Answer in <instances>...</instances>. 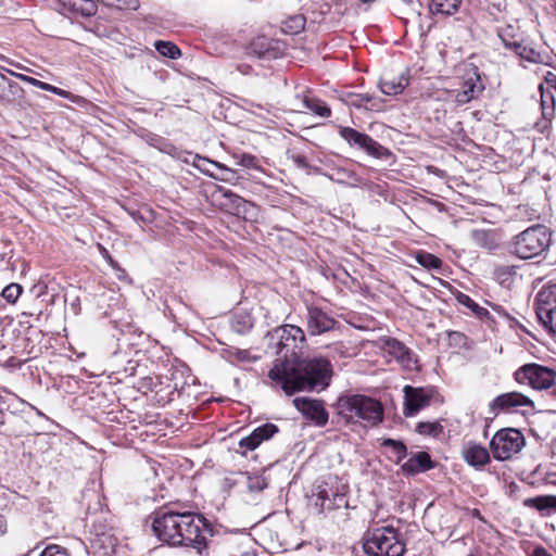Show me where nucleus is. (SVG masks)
<instances>
[{
    "label": "nucleus",
    "mask_w": 556,
    "mask_h": 556,
    "mask_svg": "<svg viewBox=\"0 0 556 556\" xmlns=\"http://www.w3.org/2000/svg\"><path fill=\"white\" fill-rule=\"evenodd\" d=\"M150 518L153 533L159 541L170 547L193 548L200 555L207 549L208 539L214 534L211 521L200 513L163 507L155 510Z\"/></svg>",
    "instance_id": "obj_1"
},
{
    "label": "nucleus",
    "mask_w": 556,
    "mask_h": 556,
    "mask_svg": "<svg viewBox=\"0 0 556 556\" xmlns=\"http://www.w3.org/2000/svg\"><path fill=\"white\" fill-rule=\"evenodd\" d=\"M332 365L327 357L314 356L295 363L275 364L268 377L287 395L300 391L325 390L332 378Z\"/></svg>",
    "instance_id": "obj_2"
},
{
    "label": "nucleus",
    "mask_w": 556,
    "mask_h": 556,
    "mask_svg": "<svg viewBox=\"0 0 556 556\" xmlns=\"http://www.w3.org/2000/svg\"><path fill=\"white\" fill-rule=\"evenodd\" d=\"M363 548L368 556H403L405 543L396 529L386 526L368 531Z\"/></svg>",
    "instance_id": "obj_3"
},
{
    "label": "nucleus",
    "mask_w": 556,
    "mask_h": 556,
    "mask_svg": "<svg viewBox=\"0 0 556 556\" xmlns=\"http://www.w3.org/2000/svg\"><path fill=\"white\" fill-rule=\"evenodd\" d=\"M551 244V233L543 225H534L515 236L510 252L521 260L541 255Z\"/></svg>",
    "instance_id": "obj_4"
},
{
    "label": "nucleus",
    "mask_w": 556,
    "mask_h": 556,
    "mask_svg": "<svg viewBox=\"0 0 556 556\" xmlns=\"http://www.w3.org/2000/svg\"><path fill=\"white\" fill-rule=\"evenodd\" d=\"M278 339L277 354L279 359L276 364L295 363L300 359V354L305 342L304 331L294 325H283L276 328L271 334Z\"/></svg>",
    "instance_id": "obj_5"
},
{
    "label": "nucleus",
    "mask_w": 556,
    "mask_h": 556,
    "mask_svg": "<svg viewBox=\"0 0 556 556\" xmlns=\"http://www.w3.org/2000/svg\"><path fill=\"white\" fill-rule=\"evenodd\" d=\"M514 378L519 384H528L534 390H547L556 387V371L534 363L519 367L515 371Z\"/></svg>",
    "instance_id": "obj_6"
},
{
    "label": "nucleus",
    "mask_w": 556,
    "mask_h": 556,
    "mask_svg": "<svg viewBox=\"0 0 556 556\" xmlns=\"http://www.w3.org/2000/svg\"><path fill=\"white\" fill-rule=\"evenodd\" d=\"M535 314L540 324L556 333V283L543 287L535 298Z\"/></svg>",
    "instance_id": "obj_7"
},
{
    "label": "nucleus",
    "mask_w": 556,
    "mask_h": 556,
    "mask_svg": "<svg viewBox=\"0 0 556 556\" xmlns=\"http://www.w3.org/2000/svg\"><path fill=\"white\" fill-rule=\"evenodd\" d=\"M523 434L513 428L502 429L491 440V452H520L525 446Z\"/></svg>",
    "instance_id": "obj_8"
},
{
    "label": "nucleus",
    "mask_w": 556,
    "mask_h": 556,
    "mask_svg": "<svg viewBox=\"0 0 556 556\" xmlns=\"http://www.w3.org/2000/svg\"><path fill=\"white\" fill-rule=\"evenodd\" d=\"M528 406L533 408V401L520 392H507L497 395L489 405L492 414L496 415L497 412H509L514 408Z\"/></svg>",
    "instance_id": "obj_9"
},
{
    "label": "nucleus",
    "mask_w": 556,
    "mask_h": 556,
    "mask_svg": "<svg viewBox=\"0 0 556 556\" xmlns=\"http://www.w3.org/2000/svg\"><path fill=\"white\" fill-rule=\"evenodd\" d=\"M405 407L404 414L406 416L416 415L421 408L430 404L432 391L424 388H414L412 386L404 387Z\"/></svg>",
    "instance_id": "obj_10"
},
{
    "label": "nucleus",
    "mask_w": 556,
    "mask_h": 556,
    "mask_svg": "<svg viewBox=\"0 0 556 556\" xmlns=\"http://www.w3.org/2000/svg\"><path fill=\"white\" fill-rule=\"evenodd\" d=\"M294 407L301 412L306 418L313 420L317 426L323 427L328 422V413L323 402L308 397H295L293 400Z\"/></svg>",
    "instance_id": "obj_11"
},
{
    "label": "nucleus",
    "mask_w": 556,
    "mask_h": 556,
    "mask_svg": "<svg viewBox=\"0 0 556 556\" xmlns=\"http://www.w3.org/2000/svg\"><path fill=\"white\" fill-rule=\"evenodd\" d=\"M291 106L293 111H311L320 117H329L331 115L330 108L324 101L311 97L308 92L296 93L291 102Z\"/></svg>",
    "instance_id": "obj_12"
},
{
    "label": "nucleus",
    "mask_w": 556,
    "mask_h": 556,
    "mask_svg": "<svg viewBox=\"0 0 556 556\" xmlns=\"http://www.w3.org/2000/svg\"><path fill=\"white\" fill-rule=\"evenodd\" d=\"M407 455L408 454H402L396 459V463L401 465V469L406 475L414 476L435 466L430 458V454H413L409 458L404 460Z\"/></svg>",
    "instance_id": "obj_13"
},
{
    "label": "nucleus",
    "mask_w": 556,
    "mask_h": 556,
    "mask_svg": "<svg viewBox=\"0 0 556 556\" xmlns=\"http://www.w3.org/2000/svg\"><path fill=\"white\" fill-rule=\"evenodd\" d=\"M357 420L362 419L370 425H377L382 420L383 408L375 399L358 395Z\"/></svg>",
    "instance_id": "obj_14"
},
{
    "label": "nucleus",
    "mask_w": 556,
    "mask_h": 556,
    "mask_svg": "<svg viewBox=\"0 0 556 556\" xmlns=\"http://www.w3.org/2000/svg\"><path fill=\"white\" fill-rule=\"evenodd\" d=\"M484 90V86L481 81L479 74L472 73L462 84V88L455 93L454 102L456 105H464L473 99H477L480 93Z\"/></svg>",
    "instance_id": "obj_15"
},
{
    "label": "nucleus",
    "mask_w": 556,
    "mask_h": 556,
    "mask_svg": "<svg viewBox=\"0 0 556 556\" xmlns=\"http://www.w3.org/2000/svg\"><path fill=\"white\" fill-rule=\"evenodd\" d=\"M542 118L534 124V128L544 134L551 125L555 114V98L551 90L540 85Z\"/></svg>",
    "instance_id": "obj_16"
},
{
    "label": "nucleus",
    "mask_w": 556,
    "mask_h": 556,
    "mask_svg": "<svg viewBox=\"0 0 556 556\" xmlns=\"http://www.w3.org/2000/svg\"><path fill=\"white\" fill-rule=\"evenodd\" d=\"M336 321L318 307L307 309V329L312 336L321 334L331 330Z\"/></svg>",
    "instance_id": "obj_17"
},
{
    "label": "nucleus",
    "mask_w": 556,
    "mask_h": 556,
    "mask_svg": "<svg viewBox=\"0 0 556 556\" xmlns=\"http://www.w3.org/2000/svg\"><path fill=\"white\" fill-rule=\"evenodd\" d=\"M384 350L392 355L403 367L407 369L415 368L417 359L415 354L401 341L389 338L386 340Z\"/></svg>",
    "instance_id": "obj_18"
},
{
    "label": "nucleus",
    "mask_w": 556,
    "mask_h": 556,
    "mask_svg": "<svg viewBox=\"0 0 556 556\" xmlns=\"http://www.w3.org/2000/svg\"><path fill=\"white\" fill-rule=\"evenodd\" d=\"M342 100L348 105L356 109H365L375 112H380L384 109V101L380 97L370 93L348 92Z\"/></svg>",
    "instance_id": "obj_19"
},
{
    "label": "nucleus",
    "mask_w": 556,
    "mask_h": 556,
    "mask_svg": "<svg viewBox=\"0 0 556 556\" xmlns=\"http://www.w3.org/2000/svg\"><path fill=\"white\" fill-rule=\"evenodd\" d=\"M278 432V427L274 424H265L255 428L250 435L242 438L239 441V446L247 450H255L260 444L269 440L275 433Z\"/></svg>",
    "instance_id": "obj_20"
},
{
    "label": "nucleus",
    "mask_w": 556,
    "mask_h": 556,
    "mask_svg": "<svg viewBox=\"0 0 556 556\" xmlns=\"http://www.w3.org/2000/svg\"><path fill=\"white\" fill-rule=\"evenodd\" d=\"M332 497L333 488L327 482H321L314 486L309 503L314 506L317 513L321 514L326 510H333V506L331 505Z\"/></svg>",
    "instance_id": "obj_21"
},
{
    "label": "nucleus",
    "mask_w": 556,
    "mask_h": 556,
    "mask_svg": "<svg viewBox=\"0 0 556 556\" xmlns=\"http://www.w3.org/2000/svg\"><path fill=\"white\" fill-rule=\"evenodd\" d=\"M24 96L23 88L0 73V104L12 105Z\"/></svg>",
    "instance_id": "obj_22"
},
{
    "label": "nucleus",
    "mask_w": 556,
    "mask_h": 556,
    "mask_svg": "<svg viewBox=\"0 0 556 556\" xmlns=\"http://www.w3.org/2000/svg\"><path fill=\"white\" fill-rule=\"evenodd\" d=\"M409 84L406 73H401L399 76L390 77L384 74L379 81V87L382 93L387 96H395L401 93Z\"/></svg>",
    "instance_id": "obj_23"
},
{
    "label": "nucleus",
    "mask_w": 556,
    "mask_h": 556,
    "mask_svg": "<svg viewBox=\"0 0 556 556\" xmlns=\"http://www.w3.org/2000/svg\"><path fill=\"white\" fill-rule=\"evenodd\" d=\"M358 395L340 397L337 403L338 415L345 419L346 422L357 421Z\"/></svg>",
    "instance_id": "obj_24"
},
{
    "label": "nucleus",
    "mask_w": 556,
    "mask_h": 556,
    "mask_svg": "<svg viewBox=\"0 0 556 556\" xmlns=\"http://www.w3.org/2000/svg\"><path fill=\"white\" fill-rule=\"evenodd\" d=\"M222 192L223 201L222 205L226 207L231 214L239 215L241 213H245L247 206L250 205V202L245 201L240 195L231 192L230 190H219Z\"/></svg>",
    "instance_id": "obj_25"
},
{
    "label": "nucleus",
    "mask_w": 556,
    "mask_h": 556,
    "mask_svg": "<svg viewBox=\"0 0 556 556\" xmlns=\"http://www.w3.org/2000/svg\"><path fill=\"white\" fill-rule=\"evenodd\" d=\"M526 507L535 508L539 511L556 510V496L555 495H540L529 497L523 501Z\"/></svg>",
    "instance_id": "obj_26"
},
{
    "label": "nucleus",
    "mask_w": 556,
    "mask_h": 556,
    "mask_svg": "<svg viewBox=\"0 0 556 556\" xmlns=\"http://www.w3.org/2000/svg\"><path fill=\"white\" fill-rule=\"evenodd\" d=\"M339 134L350 144L357 146L361 149L365 148L366 142H370V136L351 127H341Z\"/></svg>",
    "instance_id": "obj_27"
},
{
    "label": "nucleus",
    "mask_w": 556,
    "mask_h": 556,
    "mask_svg": "<svg viewBox=\"0 0 556 556\" xmlns=\"http://www.w3.org/2000/svg\"><path fill=\"white\" fill-rule=\"evenodd\" d=\"M202 161L212 164L213 166H215L219 170V173L216 174V175L211 174L212 177H214V178H216L218 180L231 184V185H237L239 182L241 177L239 176L237 170L228 168L227 166H225V165H223V164H220L218 162H213V161H210L207 159H202Z\"/></svg>",
    "instance_id": "obj_28"
},
{
    "label": "nucleus",
    "mask_w": 556,
    "mask_h": 556,
    "mask_svg": "<svg viewBox=\"0 0 556 556\" xmlns=\"http://www.w3.org/2000/svg\"><path fill=\"white\" fill-rule=\"evenodd\" d=\"M496 33L505 49L509 48L510 45L515 43L516 41L518 42L522 39L519 28L511 24H507L504 27L497 28Z\"/></svg>",
    "instance_id": "obj_29"
},
{
    "label": "nucleus",
    "mask_w": 556,
    "mask_h": 556,
    "mask_svg": "<svg viewBox=\"0 0 556 556\" xmlns=\"http://www.w3.org/2000/svg\"><path fill=\"white\" fill-rule=\"evenodd\" d=\"M462 0H432L430 3V11L433 14L452 15L454 14Z\"/></svg>",
    "instance_id": "obj_30"
},
{
    "label": "nucleus",
    "mask_w": 556,
    "mask_h": 556,
    "mask_svg": "<svg viewBox=\"0 0 556 556\" xmlns=\"http://www.w3.org/2000/svg\"><path fill=\"white\" fill-rule=\"evenodd\" d=\"M253 317L247 312L237 313L231 323L232 329L240 334L248 332L253 327Z\"/></svg>",
    "instance_id": "obj_31"
},
{
    "label": "nucleus",
    "mask_w": 556,
    "mask_h": 556,
    "mask_svg": "<svg viewBox=\"0 0 556 556\" xmlns=\"http://www.w3.org/2000/svg\"><path fill=\"white\" fill-rule=\"evenodd\" d=\"M330 179L338 184H346L350 186H357L361 182V178L352 170L348 168H337Z\"/></svg>",
    "instance_id": "obj_32"
},
{
    "label": "nucleus",
    "mask_w": 556,
    "mask_h": 556,
    "mask_svg": "<svg viewBox=\"0 0 556 556\" xmlns=\"http://www.w3.org/2000/svg\"><path fill=\"white\" fill-rule=\"evenodd\" d=\"M139 470L147 481L155 480L157 477V463L148 457L147 454H142Z\"/></svg>",
    "instance_id": "obj_33"
},
{
    "label": "nucleus",
    "mask_w": 556,
    "mask_h": 556,
    "mask_svg": "<svg viewBox=\"0 0 556 556\" xmlns=\"http://www.w3.org/2000/svg\"><path fill=\"white\" fill-rule=\"evenodd\" d=\"M456 300L459 304L468 307L472 313H475L479 318H484L489 316V311L479 304H477L469 295L459 292L456 295Z\"/></svg>",
    "instance_id": "obj_34"
},
{
    "label": "nucleus",
    "mask_w": 556,
    "mask_h": 556,
    "mask_svg": "<svg viewBox=\"0 0 556 556\" xmlns=\"http://www.w3.org/2000/svg\"><path fill=\"white\" fill-rule=\"evenodd\" d=\"M155 50L163 56L176 60L180 56L179 48L172 41L157 40L154 42Z\"/></svg>",
    "instance_id": "obj_35"
},
{
    "label": "nucleus",
    "mask_w": 556,
    "mask_h": 556,
    "mask_svg": "<svg viewBox=\"0 0 556 556\" xmlns=\"http://www.w3.org/2000/svg\"><path fill=\"white\" fill-rule=\"evenodd\" d=\"M74 11L83 16H92L97 12V4L93 0H68Z\"/></svg>",
    "instance_id": "obj_36"
},
{
    "label": "nucleus",
    "mask_w": 556,
    "mask_h": 556,
    "mask_svg": "<svg viewBox=\"0 0 556 556\" xmlns=\"http://www.w3.org/2000/svg\"><path fill=\"white\" fill-rule=\"evenodd\" d=\"M416 262L428 269H440L442 267V261L428 252H419L416 254Z\"/></svg>",
    "instance_id": "obj_37"
},
{
    "label": "nucleus",
    "mask_w": 556,
    "mask_h": 556,
    "mask_svg": "<svg viewBox=\"0 0 556 556\" xmlns=\"http://www.w3.org/2000/svg\"><path fill=\"white\" fill-rule=\"evenodd\" d=\"M364 150L376 159L387 160L391 156L389 149L381 146L370 137V142H366Z\"/></svg>",
    "instance_id": "obj_38"
},
{
    "label": "nucleus",
    "mask_w": 556,
    "mask_h": 556,
    "mask_svg": "<svg viewBox=\"0 0 556 556\" xmlns=\"http://www.w3.org/2000/svg\"><path fill=\"white\" fill-rule=\"evenodd\" d=\"M416 431L420 434L438 438L443 433V426L439 421L419 422L416 427Z\"/></svg>",
    "instance_id": "obj_39"
},
{
    "label": "nucleus",
    "mask_w": 556,
    "mask_h": 556,
    "mask_svg": "<svg viewBox=\"0 0 556 556\" xmlns=\"http://www.w3.org/2000/svg\"><path fill=\"white\" fill-rule=\"evenodd\" d=\"M465 462L477 470H483L491 462V454H463Z\"/></svg>",
    "instance_id": "obj_40"
},
{
    "label": "nucleus",
    "mask_w": 556,
    "mask_h": 556,
    "mask_svg": "<svg viewBox=\"0 0 556 556\" xmlns=\"http://www.w3.org/2000/svg\"><path fill=\"white\" fill-rule=\"evenodd\" d=\"M94 546H100L104 549V554L108 555L110 552L114 551L116 539L113 538L112 534L106 533H96V538L92 541Z\"/></svg>",
    "instance_id": "obj_41"
},
{
    "label": "nucleus",
    "mask_w": 556,
    "mask_h": 556,
    "mask_svg": "<svg viewBox=\"0 0 556 556\" xmlns=\"http://www.w3.org/2000/svg\"><path fill=\"white\" fill-rule=\"evenodd\" d=\"M241 478L245 479L247 489L251 493H258L268 486L267 480L261 476H247L240 475Z\"/></svg>",
    "instance_id": "obj_42"
},
{
    "label": "nucleus",
    "mask_w": 556,
    "mask_h": 556,
    "mask_svg": "<svg viewBox=\"0 0 556 556\" xmlns=\"http://www.w3.org/2000/svg\"><path fill=\"white\" fill-rule=\"evenodd\" d=\"M0 68H1V71L5 72V73H8V74H10L12 76H15L16 78H18V79H21V80H23L25 83H28L29 85L35 86V87H37V88H39L41 90L51 89V85L48 84V83H43L41 80H38V79L34 78V77H30V76H27V75H24V74L15 73V72H13V71H11L9 68H5L3 66H1Z\"/></svg>",
    "instance_id": "obj_43"
},
{
    "label": "nucleus",
    "mask_w": 556,
    "mask_h": 556,
    "mask_svg": "<svg viewBox=\"0 0 556 556\" xmlns=\"http://www.w3.org/2000/svg\"><path fill=\"white\" fill-rule=\"evenodd\" d=\"M518 58L521 61H526L532 64H538L542 62V55L539 51H536L534 48H532L529 45L522 46V49L520 50V53Z\"/></svg>",
    "instance_id": "obj_44"
},
{
    "label": "nucleus",
    "mask_w": 556,
    "mask_h": 556,
    "mask_svg": "<svg viewBox=\"0 0 556 556\" xmlns=\"http://www.w3.org/2000/svg\"><path fill=\"white\" fill-rule=\"evenodd\" d=\"M236 164L249 169H260L258 160L249 153H243L233 156Z\"/></svg>",
    "instance_id": "obj_45"
},
{
    "label": "nucleus",
    "mask_w": 556,
    "mask_h": 556,
    "mask_svg": "<svg viewBox=\"0 0 556 556\" xmlns=\"http://www.w3.org/2000/svg\"><path fill=\"white\" fill-rule=\"evenodd\" d=\"M22 293V287L17 283H11L2 290V298L10 303H15Z\"/></svg>",
    "instance_id": "obj_46"
},
{
    "label": "nucleus",
    "mask_w": 556,
    "mask_h": 556,
    "mask_svg": "<svg viewBox=\"0 0 556 556\" xmlns=\"http://www.w3.org/2000/svg\"><path fill=\"white\" fill-rule=\"evenodd\" d=\"M331 505L333 506V510L339 509V508H348L349 500L346 497V493L343 491L333 490V497H332Z\"/></svg>",
    "instance_id": "obj_47"
},
{
    "label": "nucleus",
    "mask_w": 556,
    "mask_h": 556,
    "mask_svg": "<svg viewBox=\"0 0 556 556\" xmlns=\"http://www.w3.org/2000/svg\"><path fill=\"white\" fill-rule=\"evenodd\" d=\"M39 556H71L67 549L56 544L48 545Z\"/></svg>",
    "instance_id": "obj_48"
},
{
    "label": "nucleus",
    "mask_w": 556,
    "mask_h": 556,
    "mask_svg": "<svg viewBox=\"0 0 556 556\" xmlns=\"http://www.w3.org/2000/svg\"><path fill=\"white\" fill-rule=\"evenodd\" d=\"M472 239L480 247L490 248L491 245L488 242L489 235L484 230H475L472 231Z\"/></svg>",
    "instance_id": "obj_49"
},
{
    "label": "nucleus",
    "mask_w": 556,
    "mask_h": 556,
    "mask_svg": "<svg viewBox=\"0 0 556 556\" xmlns=\"http://www.w3.org/2000/svg\"><path fill=\"white\" fill-rule=\"evenodd\" d=\"M289 23L291 25L289 26L293 33H299L304 28L305 25V18L302 15H296L290 18Z\"/></svg>",
    "instance_id": "obj_50"
},
{
    "label": "nucleus",
    "mask_w": 556,
    "mask_h": 556,
    "mask_svg": "<svg viewBox=\"0 0 556 556\" xmlns=\"http://www.w3.org/2000/svg\"><path fill=\"white\" fill-rule=\"evenodd\" d=\"M520 491H521V486L518 483L511 481L506 485L505 494L508 497L516 501V500H518V494Z\"/></svg>",
    "instance_id": "obj_51"
},
{
    "label": "nucleus",
    "mask_w": 556,
    "mask_h": 556,
    "mask_svg": "<svg viewBox=\"0 0 556 556\" xmlns=\"http://www.w3.org/2000/svg\"><path fill=\"white\" fill-rule=\"evenodd\" d=\"M140 7V3L138 0H118L117 9L118 10H131L136 11Z\"/></svg>",
    "instance_id": "obj_52"
},
{
    "label": "nucleus",
    "mask_w": 556,
    "mask_h": 556,
    "mask_svg": "<svg viewBox=\"0 0 556 556\" xmlns=\"http://www.w3.org/2000/svg\"><path fill=\"white\" fill-rule=\"evenodd\" d=\"M381 445L386 447H393L394 452H407L406 446L402 442H397L392 439L383 440Z\"/></svg>",
    "instance_id": "obj_53"
},
{
    "label": "nucleus",
    "mask_w": 556,
    "mask_h": 556,
    "mask_svg": "<svg viewBox=\"0 0 556 556\" xmlns=\"http://www.w3.org/2000/svg\"><path fill=\"white\" fill-rule=\"evenodd\" d=\"M238 483V480L232 477H225L220 482V489L225 493H229L230 490Z\"/></svg>",
    "instance_id": "obj_54"
},
{
    "label": "nucleus",
    "mask_w": 556,
    "mask_h": 556,
    "mask_svg": "<svg viewBox=\"0 0 556 556\" xmlns=\"http://www.w3.org/2000/svg\"><path fill=\"white\" fill-rule=\"evenodd\" d=\"M522 46H525V42H523V39H521L520 41H516L515 43L510 45L509 48H507V50L511 51L515 55H519L520 53V50L522 49Z\"/></svg>",
    "instance_id": "obj_55"
},
{
    "label": "nucleus",
    "mask_w": 556,
    "mask_h": 556,
    "mask_svg": "<svg viewBox=\"0 0 556 556\" xmlns=\"http://www.w3.org/2000/svg\"><path fill=\"white\" fill-rule=\"evenodd\" d=\"M532 556H553L546 548L538 546L533 549Z\"/></svg>",
    "instance_id": "obj_56"
},
{
    "label": "nucleus",
    "mask_w": 556,
    "mask_h": 556,
    "mask_svg": "<svg viewBox=\"0 0 556 556\" xmlns=\"http://www.w3.org/2000/svg\"><path fill=\"white\" fill-rule=\"evenodd\" d=\"M545 80L547 85L556 90V75L552 72H548L545 76Z\"/></svg>",
    "instance_id": "obj_57"
},
{
    "label": "nucleus",
    "mask_w": 556,
    "mask_h": 556,
    "mask_svg": "<svg viewBox=\"0 0 556 556\" xmlns=\"http://www.w3.org/2000/svg\"><path fill=\"white\" fill-rule=\"evenodd\" d=\"M294 162L301 166V167H306L307 166V161H306V157L304 155H296L294 156Z\"/></svg>",
    "instance_id": "obj_58"
},
{
    "label": "nucleus",
    "mask_w": 556,
    "mask_h": 556,
    "mask_svg": "<svg viewBox=\"0 0 556 556\" xmlns=\"http://www.w3.org/2000/svg\"><path fill=\"white\" fill-rule=\"evenodd\" d=\"M46 91H50V92H53V93H55L58 96H62V97H64L66 94L65 90L60 89V88H58L55 86H52V85H51V89H46Z\"/></svg>",
    "instance_id": "obj_59"
},
{
    "label": "nucleus",
    "mask_w": 556,
    "mask_h": 556,
    "mask_svg": "<svg viewBox=\"0 0 556 556\" xmlns=\"http://www.w3.org/2000/svg\"><path fill=\"white\" fill-rule=\"evenodd\" d=\"M5 532H7V520L0 514V535L4 534Z\"/></svg>",
    "instance_id": "obj_60"
},
{
    "label": "nucleus",
    "mask_w": 556,
    "mask_h": 556,
    "mask_svg": "<svg viewBox=\"0 0 556 556\" xmlns=\"http://www.w3.org/2000/svg\"><path fill=\"white\" fill-rule=\"evenodd\" d=\"M496 460L503 462L511 458V454H492Z\"/></svg>",
    "instance_id": "obj_61"
},
{
    "label": "nucleus",
    "mask_w": 556,
    "mask_h": 556,
    "mask_svg": "<svg viewBox=\"0 0 556 556\" xmlns=\"http://www.w3.org/2000/svg\"><path fill=\"white\" fill-rule=\"evenodd\" d=\"M467 452H471V453H475V452H486V450L484 447L480 446V445H473Z\"/></svg>",
    "instance_id": "obj_62"
},
{
    "label": "nucleus",
    "mask_w": 556,
    "mask_h": 556,
    "mask_svg": "<svg viewBox=\"0 0 556 556\" xmlns=\"http://www.w3.org/2000/svg\"><path fill=\"white\" fill-rule=\"evenodd\" d=\"M47 439H48V434H45V433H43V434H38V435L36 437V441H37V442H46V441H47Z\"/></svg>",
    "instance_id": "obj_63"
},
{
    "label": "nucleus",
    "mask_w": 556,
    "mask_h": 556,
    "mask_svg": "<svg viewBox=\"0 0 556 556\" xmlns=\"http://www.w3.org/2000/svg\"><path fill=\"white\" fill-rule=\"evenodd\" d=\"M404 1H405V2H407L409 5H412V7H413V9H415V5H416V3H417V1H416V0H404Z\"/></svg>",
    "instance_id": "obj_64"
}]
</instances>
